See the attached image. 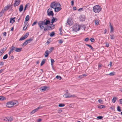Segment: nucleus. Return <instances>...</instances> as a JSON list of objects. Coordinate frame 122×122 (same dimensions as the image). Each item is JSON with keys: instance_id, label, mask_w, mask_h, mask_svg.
<instances>
[{"instance_id": "nucleus-43", "label": "nucleus", "mask_w": 122, "mask_h": 122, "mask_svg": "<svg viewBox=\"0 0 122 122\" xmlns=\"http://www.w3.org/2000/svg\"><path fill=\"white\" fill-rule=\"evenodd\" d=\"M54 62V61L53 59H51V65L53 66V63Z\"/></svg>"}, {"instance_id": "nucleus-13", "label": "nucleus", "mask_w": 122, "mask_h": 122, "mask_svg": "<svg viewBox=\"0 0 122 122\" xmlns=\"http://www.w3.org/2000/svg\"><path fill=\"white\" fill-rule=\"evenodd\" d=\"M20 1H15V3L14 4V5L15 7L18 5L20 3Z\"/></svg>"}, {"instance_id": "nucleus-14", "label": "nucleus", "mask_w": 122, "mask_h": 122, "mask_svg": "<svg viewBox=\"0 0 122 122\" xmlns=\"http://www.w3.org/2000/svg\"><path fill=\"white\" fill-rule=\"evenodd\" d=\"M15 17H14V18H10V23H12L13 24V23L15 22Z\"/></svg>"}, {"instance_id": "nucleus-20", "label": "nucleus", "mask_w": 122, "mask_h": 122, "mask_svg": "<svg viewBox=\"0 0 122 122\" xmlns=\"http://www.w3.org/2000/svg\"><path fill=\"white\" fill-rule=\"evenodd\" d=\"M9 8V6L8 5H7L5 7H4V9L2 10L4 12L5 11L7 10Z\"/></svg>"}, {"instance_id": "nucleus-27", "label": "nucleus", "mask_w": 122, "mask_h": 122, "mask_svg": "<svg viewBox=\"0 0 122 122\" xmlns=\"http://www.w3.org/2000/svg\"><path fill=\"white\" fill-rule=\"evenodd\" d=\"M44 30L45 31H46L48 30V25H46L45 27H44Z\"/></svg>"}, {"instance_id": "nucleus-45", "label": "nucleus", "mask_w": 122, "mask_h": 122, "mask_svg": "<svg viewBox=\"0 0 122 122\" xmlns=\"http://www.w3.org/2000/svg\"><path fill=\"white\" fill-rule=\"evenodd\" d=\"M18 104V102H14V105H15V106H17Z\"/></svg>"}, {"instance_id": "nucleus-36", "label": "nucleus", "mask_w": 122, "mask_h": 122, "mask_svg": "<svg viewBox=\"0 0 122 122\" xmlns=\"http://www.w3.org/2000/svg\"><path fill=\"white\" fill-rule=\"evenodd\" d=\"M65 105L64 104L61 103L59 104L58 106L60 107H62L64 106Z\"/></svg>"}, {"instance_id": "nucleus-62", "label": "nucleus", "mask_w": 122, "mask_h": 122, "mask_svg": "<svg viewBox=\"0 0 122 122\" xmlns=\"http://www.w3.org/2000/svg\"><path fill=\"white\" fill-rule=\"evenodd\" d=\"M71 5H74V1L73 0H72L71 2Z\"/></svg>"}, {"instance_id": "nucleus-16", "label": "nucleus", "mask_w": 122, "mask_h": 122, "mask_svg": "<svg viewBox=\"0 0 122 122\" xmlns=\"http://www.w3.org/2000/svg\"><path fill=\"white\" fill-rule=\"evenodd\" d=\"M67 23L69 25H71L72 23L71 20L69 19H68L67 20Z\"/></svg>"}, {"instance_id": "nucleus-57", "label": "nucleus", "mask_w": 122, "mask_h": 122, "mask_svg": "<svg viewBox=\"0 0 122 122\" xmlns=\"http://www.w3.org/2000/svg\"><path fill=\"white\" fill-rule=\"evenodd\" d=\"M102 65L101 64H99L98 65V69L99 70L100 69V67H101Z\"/></svg>"}, {"instance_id": "nucleus-35", "label": "nucleus", "mask_w": 122, "mask_h": 122, "mask_svg": "<svg viewBox=\"0 0 122 122\" xmlns=\"http://www.w3.org/2000/svg\"><path fill=\"white\" fill-rule=\"evenodd\" d=\"M117 111L119 112H121V111L120 107L119 106H117Z\"/></svg>"}, {"instance_id": "nucleus-60", "label": "nucleus", "mask_w": 122, "mask_h": 122, "mask_svg": "<svg viewBox=\"0 0 122 122\" xmlns=\"http://www.w3.org/2000/svg\"><path fill=\"white\" fill-rule=\"evenodd\" d=\"M4 65V63L3 62H0V65H1L2 66L3 65Z\"/></svg>"}, {"instance_id": "nucleus-56", "label": "nucleus", "mask_w": 122, "mask_h": 122, "mask_svg": "<svg viewBox=\"0 0 122 122\" xmlns=\"http://www.w3.org/2000/svg\"><path fill=\"white\" fill-rule=\"evenodd\" d=\"M89 38L88 37L86 38L85 39L84 41H85L87 42L89 40Z\"/></svg>"}, {"instance_id": "nucleus-18", "label": "nucleus", "mask_w": 122, "mask_h": 122, "mask_svg": "<svg viewBox=\"0 0 122 122\" xmlns=\"http://www.w3.org/2000/svg\"><path fill=\"white\" fill-rule=\"evenodd\" d=\"M22 49V48H16L15 49V51L16 52H20L21 51Z\"/></svg>"}, {"instance_id": "nucleus-7", "label": "nucleus", "mask_w": 122, "mask_h": 122, "mask_svg": "<svg viewBox=\"0 0 122 122\" xmlns=\"http://www.w3.org/2000/svg\"><path fill=\"white\" fill-rule=\"evenodd\" d=\"M40 89L41 91L43 92L48 90L49 89V88L47 86H45L41 87Z\"/></svg>"}, {"instance_id": "nucleus-22", "label": "nucleus", "mask_w": 122, "mask_h": 122, "mask_svg": "<svg viewBox=\"0 0 122 122\" xmlns=\"http://www.w3.org/2000/svg\"><path fill=\"white\" fill-rule=\"evenodd\" d=\"M117 97H113V98L112 99V102L113 103H115L116 100H117Z\"/></svg>"}, {"instance_id": "nucleus-37", "label": "nucleus", "mask_w": 122, "mask_h": 122, "mask_svg": "<svg viewBox=\"0 0 122 122\" xmlns=\"http://www.w3.org/2000/svg\"><path fill=\"white\" fill-rule=\"evenodd\" d=\"M8 57V55L7 54H6L3 57V59L4 60H5Z\"/></svg>"}, {"instance_id": "nucleus-41", "label": "nucleus", "mask_w": 122, "mask_h": 122, "mask_svg": "<svg viewBox=\"0 0 122 122\" xmlns=\"http://www.w3.org/2000/svg\"><path fill=\"white\" fill-rule=\"evenodd\" d=\"M4 12L2 10L0 12V17H1L3 15V14L4 13Z\"/></svg>"}, {"instance_id": "nucleus-12", "label": "nucleus", "mask_w": 122, "mask_h": 122, "mask_svg": "<svg viewBox=\"0 0 122 122\" xmlns=\"http://www.w3.org/2000/svg\"><path fill=\"white\" fill-rule=\"evenodd\" d=\"M48 19H45L43 21L45 25H47L48 24H50L51 23L50 21Z\"/></svg>"}, {"instance_id": "nucleus-8", "label": "nucleus", "mask_w": 122, "mask_h": 122, "mask_svg": "<svg viewBox=\"0 0 122 122\" xmlns=\"http://www.w3.org/2000/svg\"><path fill=\"white\" fill-rule=\"evenodd\" d=\"M81 26L78 25H76L74 26L73 27L74 30L75 31H76L79 30Z\"/></svg>"}, {"instance_id": "nucleus-2", "label": "nucleus", "mask_w": 122, "mask_h": 122, "mask_svg": "<svg viewBox=\"0 0 122 122\" xmlns=\"http://www.w3.org/2000/svg\"><path fill=\"white\" fill-rule=\"evenodd\" d=\"M60 4L58 2H57L56 1L54 2L51 3L50 5V7L54 9L56 8L59 4Z\"/></svg>"}, {"instance_id": "nucleus-30", "label": "nucleus", "mask_w": 122, "mask_h": 122, "mask_svg": "<svg viewBox=\"0 0 122 122\" xmlns=\"http://www.w3.org/2000/svg\"><path fill=\"white\" fill-rule=\"evenodd\" d=\"M28 43V42H27L26 40L24 42V43H23V44L22 46H25Z\"/></svg>"}, {"instance_id": "nucleus-15", "label": "nucleus", "mask_w": 122, "mask_h": 122, "mask_svg": "<svg viewBox=\"0 0 122 122\" xmlns=\"http://www.w3.org/2000/svg\"><path fill=\"white\" fill-rule=\"evenodd\" d=\"M50 51L47 50L45 52V57H47L48 56V55L49 54V52Z\"/></svg>"}, {"instance_id": "nucleus-61", "label": "nucleus", "mask_w": 122, "mask_h": 122, "mask_svg": "<svg viewBox=\"0 0 122 122\" xmlns=\"http://www.w3.org/2000/svg\"><path fill=\"white\" fill-rule=\"evenodd\" d=\"M119 101L120 104H122V99H120Z\"/></svg>"}, {"instance_id": "nucleus-59", "label": "nucleus", "mask_w": 122, "mask_h": 122, "mask_svg": "<svg viewBox=\"0 0 122 122\" xmlns=\"http://www.w3.org/2000/svg\"><path fill=\"white\" fill-rule=\"evenodd\" d=\"M25 26H24V27L23 28V30H25L27 29V27H25Z\"/></svg>"}, {"instance_id": "nucleus-51", "label": "nucleus", "mask_w": 122, "mask_h": 122, "mask_svg": "<svg viewBox=\"0 0 122 122\" xmlns=\"http://www.w3.org/2000/svg\"><path fill=\"white\" fill-rule=\"evenodd\" d=\"M95 24L96 25H98L99 24V21L97 20H96L95 21Z\"/></svg>"}, {"instance_id": "nucleus-28", "label": "nucleus", "mask_w": 122, "mask_h": 122, "mask_svg": "<svg viewBox=\"0 0 122 122\" xmlns=\"http://www.w3.org/2000/svg\"><path fill=\"white\" fill-rule=\"evenodd\" d=\"M29 18L30 17L29 15H27L25 17V20L26 21H28L29 20Z\"/></svg>"}, {"instance_id": "nucleus-50", "label": "nucleus", "mask_w": 122, "mask_h": 122, "mask_svg": "<svg viewBox=\"0 0 122 122\" xmlns=\"http://www.w3.org/2000/svg\"><path fill=\"white\" fill-rule=\"evenodd\" d=\"M37 23V21H35L32 24V26H33L34 25H35L36 24V23Z\"/></svg>"}, {"instance_id": "nucleus-46", "label": "nucleus", "mask_w": 122, "mask_h": 122, "mask_svg": "<svg viewBox=\"0 0 122 122\" xmlns=\"http://www.w3.org/2000/svg\"><path fill=\"white\" fill-rule=\"evenodd\" d=\"M90 41L92 42H93L95 41V39L93 38H91L90 39Z\"/></svg>"}, {"instance_id": "nucleus-21", "label": "nucleus", "mask_w": 122, "mask_h": 122, "mask_svg": "<svg viewBox=\"0 0 122 122\" xmlns=\"http://www.w3.org/2000/svg\"><path fill=\"white\" fill-rule=\"evenodd\" d=\"M110 32H113L114 31V28L113 26L112 25H111V24L110 23Z\"/></svg>"}, {"instance_id": "nucleus-58", "label": "nucleus", "mask_w": 122, "mask_h": 122, "mask_svg": "<svg viewBox=\"0 0 122 122\" xmlns=\"http://www.w3.org/2000/svg\"><path fill=\"white\" fill-rule=\"evenodd\" d=\"M4 52L0 51V57L3 54Z\"/></svg>"}, {"instance_id": "nucleus-4", "label": "nucleus", "mask_w": 122, "mask_h": 122, "mask_svg": "<svg viewBox=\"0 0 122 122\" xmlns=\"http://www.w3.org/2000/svg\"><path fill=\"white\" fill-rule=\"evenodd\" d=\"M66 93L64 95V96L65 97L69 98L71 97H74L75 96V95H71L68 93V90H66Z\"/></svg>"}, {"instance_id": "nucleus-5", "label": "nucleus", "mask_w": 122, "mask_h": 122, "mask_svg": "<svg viewBox=\"0 0 122 122\" xmlns=\"http://www.w3.org/2000/svg\"><path fill=\"white\" fill-rule=\"evenodd\" d=\"M48 15L49 16H53L54 15V14L53 11L51 9H48L47 11Z\"/></svg>"}, {"instance_id": "nucleus-44", "label": "nucleus", "mask_w": 122, "mask_h": 122, "mask_svg": "<svg viewBox=\"0 0 122 122\" xmlns=\"http://www.w3.org/2000/svg\"><path fill=\"white\" fill-rule=\"evenodd\" d=\"M58 42L59 44H62V43L63 41H62V40H59L58 41Z\"/></svg>"}, {"instance_id": "nucleus-11", "label": "nucleus", "mask_w": 122, "mask_h": 122, "mask_svg": "<svg viewBox=\"0 0 122 122\" xmlns=\"http://www.w3.org/2000/svg\"><path fill=\"white\" fill-rule=\"evenodd\" d=\"M41 107H38L37 108L35 109L34 110H32L30 114H32L34 113H35L36 112L38 111L39 109H41Z\"/></svg>"}, {"instance_id": "nucleus-39", "label": "nucleus", "mask_w": 122, "mask_h": 122, "mask_svg": "<svg viewBox=\"0 0 122 122\" xmlns=\"http://www.w3.org/2000/svg\"><path fill=\"white\" fill-rule=\"evenodd\" d=\"M29 33L28 32H27L24 35V36L25 37V38H26L29 36Z\"/></svg>"}, {"instance_id": "nucleus-29", "label": "nucleus", "mask_w": 122, "mask_h": 122, "mask_svg": "<svg viewBox=\"0 0 122 122\" xmlns=\"http://www.w3.org/2000/svg\"><path fill=\"white\" fill-rule=\"evenodd\" d=\"M6 98L5 97L0 96V100H5Z\"/></svg>"}, {"instance_id": "nucleus-49", "label": "nucleus", "mask_w": 122, "mask_h": 122, "mask_svg": "<svg viewBox=\"0 0 122 122\" xmlns=\"http://www.w3.org/2000/svg\"><path fill=\"white\" fill-rule=\"evenodd\" d=\"M103 117L102 116H99L97 117V118L99 119H101Z\"/></svg>"}, {"instance_id": "nucleus-31", "label": "nucleus", "mask_w": 122, "mask_h": 122, "mask_svg": "<svg viewBox=\"0 0 122 122\" xmlns=\"http://www.w3.org/2000/svg\"><path fill=\"white\" fill-rule=\"evenodd\" d=\"M55 33L53 31L50 34V36L51 37H52L55 35Z\"/></svg>"}, {"instance_id": "nucleus-17", "label": "nucleus", "mask_w": 122, "mask_h": 122, "mask_svg": "<svg viewBox=\"0 0 122 122\" xmlns=\"http://www.w3.org/2000/svg\"><path fill=\"white\" fill-rule=\"evenodd\" d=\"M23 9V5H20V8L19 9V11L20 12H21L22 11Z\"/></svg>"}, {"instance_id": "nucleus-54", "label": "nucleus", "mask_w": 122, "mask_h": 122, "mask_svg": "<svg viewBox=\"0 0 122 122\" xmlns=\"http://www.w3.org/2000/svg\"><path fill=\"white\" fill-rule=\"evenodd\" d=\"M50 42V39H48L47 41L46 42V43H47L48 44H49Z\"/></svg>"}, {"instance_id": "nucleus-1", "label": "nucleus", "mask_w": 122, "mask_h": 122, "mask_svg": "<svg viewBox=\"0 0 122 122\" xmlns=\"http://www.w3.org/2000/svg\"><path fill=\"white\" fill-rule=\"evenodd\" d=\"M102 8L98 5L94 6L93 10L94 11L95 13H99L101 11Z\"/></svg>"}, {"instance_id": "nucleus-6", "label": "nucleus", "mask_w": 122, "mask_h": 122, "mask_svg": "<svg viewBox=\"0 0 122 122\" xmlns=\"http://www.w3.org/2000/svg\"><path fill=\"white\" fill-rule=\"evenodd\" d=\"M14 102L11 101L7 103V106L8 107H11L14 105Z\"/></svg>"}, {"instance_id": "nucleus-63", "label": "nucleus", "mask_w": 122, "mask_h": 122, "mask_svg": "<svg viewBox=\"0 0 122 122\" xmlns=\"http://www.w3.org/2000/svg\"><path fill=\"white\" fill-rule=\"evenodd\" d=\"M41 121V119H39L37 120V122H40Z\"/></svg>"}, {"instance_id": "nucleus-55", "label": "nucleus", "mask_w": 122, "mask_h": 122, "mask_svg": "<svg viewBox=\"0 0 122 122\" xmlns=\"http://www.w3.org/2000/svg\"><path fill=\"white\" fill-rule=\"evenodd\" d=\"M53 49L54 48L52 47L50 48V49H49V50L51 52L52 51Z\"/></svg>"}, {"instance_id": "nucleus-34", "label": "nucleus", "mask_w": 122, "mask_h": 122, "mask_svg": "<svg viewBox=\"0 0 122 122\" xmlns=\"http://www.w3.org/2000/svg\"><path fill=\"white\" fill-rule=\"evenodd\" d=\"M25 37L24 36H23L21 37L19 39V41H22L25 40Z\"/></svg>"}, {"instance_id": "nucleus-42", "label": "nucleus", "mask_w": 122, "mask_h": 122, "mask_svg": "<svg viewBox=\"0 0 122 122\" xmlns=\"http://www.w3.org/2000/svg\"><path fill=\"white\" fill-rule=\"evenodd\" d=\"M33 40V39L30 38L29 39L27 40L26 41H27V42H28V43H29L31 41Z\"/></svg>"}, {"instance_id": "nucleus-40", "label": "nucleus", "mask_w": 122, "mask_h": 122, "mask_svg": "<svg viewBox=\"0 0 122 122\" xmlns=\"http://www.w3.org/2000/svg\"><path fill=\"white\" fill-rule=\"evenodd\" d=\"M11 47L12 48L10 50L12 51H13L15 49V46L13 45Z\"/></svg>"}, {"instance_id": "nucleus-3", "label": "nucleus", "mask_w": 122, "mask_h": 122, "mask_svg": "<svg viewBox=\"0 0 122 122\" xmlns=\"http://www.w3.org/2000/svg\"><path fill=\"white\" fill-rule=\"evenodd\" d=\"M38 24L41 30H42L44 28V26L45 25L44 24V22L42 21H39L38 22Z\"/></svg>"}, {"instance_id": "nucleus-25", "label": "nucleus", "mask_w": 122, "mask_h": 122, "mask_svg": "<svg viewBox=\"0 0 122 122\" xmlns=\"http://www.w3.org/2000/svg\"><path fill=\"white\" fill-rule=\"evenodd\" d=\"M86 45L89 47L92 50H94L93 48L91 45L87 44H86Z\"/></svg>"}, {"instance_id": "nucleus-64", "label": "nucleus", "mask_w": 122, "mask_h": 122, "mask_svg": "<svg viewBox=\"0 0 122 122\" xmlns=\"http://www.w3.org/2000/svg\"><path fill=\"white\" fill-rule=\"evenodd\" d=\"M6 32H5L4 33H3V35L5 36H6Z\"/></svg>"}, {"instance_id": "nucleus-26", "label": "nucleus", "mask_w": 122, "mask_h": 122, "mask_svg": "<svg viewBox=\"0 0 122 122\" xmlns=\"http://www.w3.org/2000/svg\"><path fill=\"white\" fill-rule=\"evenodd\" d=\"M105 107V106L102 105H100L98 106V107L100 108H102Z\"/></svg>"}, {"instance_id": "nucleus-53", "label": "nucleus", "mask_w": 122, "mask_h": 122, "mask_svg": "<svg viewBox=\"0 0 122 122\" xmlns=\"http://www.w3.org/2000/svg\"><path fill=\"white\" fill-rule=\"evenodd\" d=\"M28 5H27V4H26V5L24 7V11H25V10H26V8H27V7Z\"/></svg>"}, {"instance_id": "nucleus-52", "label": "nucleus", "mask_w": 122, "mask_h": 122, "mask_svg": "<svg viewBox=\"0 0 122 122\" xmlns=\"http://www.w3.org/2000/svg\"><path fill=\"white\" fill-rule=\"evenodd\" d=\"M82 75L79 76H78V78L80 79L82 78H83Z\"/></svg>"}, {"instance_id": "nucleus-10", "label": "nucleus", "mask_w": 122, "mask_h": 122, "mask_svg": "<svg viewBox=\"0 0 122 122\" xmlns=\"http://www.w3.org/2000/svg\"><path fill=\"white\" fill-rule=\"evenodd\" d=\"M61 5L59 4L57 6L55 9V12H58L60 11L61 9V8L60 7Z\"/></svg>"}, {"instance_id": "nucleus-33", "label": "nucleus", "mask_w": 122, "mask_h": 122, "mask_svg": "<svg viewBox=\"0 0 122 122\" xmlns=\"http://www.w3.org/2000/svg\"><path fill=\"white\" fill-rule=\"evenodd\" d=\"M115 73L113 72H112L111 73H110L109 75H110L111 76H113L115 75ZM107 75H108V74H107Z\"/></svg>"}, {"instance_id": "nucleus-47", "label": "nucleus", "mask_w": 122, "mask_h": 122, "mask_svg": "<svg viewBox=\"0 0 122 122\" xmlns=\"http://www.w3.org/2000/svg\"><path fill=\"white\" fill-rule=\"evenodd\" d=\"M98 102L101 104H102L103 102V101L101 99H99L98 101Z\"/></svg>"}, {"instance_id": "nucleus-23", "label": "nucleus", "mask_w": 122, "mask_h": 122, "mask_svg": "<svg viewBox=\"0 0 122 122\" xmlns=\"http://www.w3.org/2000/svg\"><path fill=\"white\" fill-rule=\"evenodd\" d=\"M57 19L55 18H53L52 20L51 23L53 24L55 22H56L57 21Z\"/></svg>"}, {"instance_id": "nucleus-9", "label": "nucleus", "mask_w": 122, "mask_h": 122, "mask_svg": "<svg viewBox=\"0 0 122 122\" xmlns=\"http://www.w3.org/2000/svg\"><path fill=\"white\" fill-rule=\"evenodd\" d=\"M4 119V120L6 121H8L9 122H11L13 120V118L12 117H5Z\"/></svg>"}, {"instance_id": "nucleus-24", "label": "nucleus", "mask_w": 122, "mask_h": 122, "mask_svg": "<svg viewBox=\"0 0 122 122\" xmlns=\"http://www.w3.org/2000/svg\"><path fill=\"white\" fill-rule=\"evenodd\" d=\"M46 61V59H43L41 61V66H42L45 63Z\"/></svg>"}, {"instance_id": "nucleus-19", "label": "nucleus", "mask_w": 122, "mask_h": 122, "mask_svg": "<svg viewBox=\"0 0 122 122\" xmlns=\"http://www.w3.org/2000/svg\"><path fill=\"white\" fill-rule=\"evenodd\" d=\"M54 26L55 25H53V26H50L48 25V30H51L52 29H54Z\"/></svg>"}, {"instance_id": "nucleus-48", "label": "nucleus", "mask_w": 122, "mask_h": 122, "mask_svg": "<svg viewBox=\"0 0 122 122\" xmlns=\"http://www.w3.org/2000/svg\"><path fill=\"white\" fill-rule=\"evenodd\" d=\"M7 49V48L6 47H5V48H3L2 49L1 51H6Z\"/></svg>"}, {"instance_id": "nucleus-32", "label": "nucleus", "mask_w": 122, "mask_h": 122, "mask_svg": "<svg viewBox=\"0 0 122 122\" xmlns=\"http://www.w3.org/2000/svg\"><path fill=\"white\" fill-rule=\"evenodd\" d=\"M56 77V78L59 80H61L62 79L61 77L60 76H57Z\"/></svg>"}, {"instance_id": "nucleus-38", "label": "nucleus", "mask_w": 122, "mask_h": 122, "mask_svg": "<svg viewBox=\"0 0 122 122\" xmlns=\"http://www.w3.org/2000/svg\"><path fill=\"white\" fill-rule=\"evenodd\" d=\"M110 38L112 40L113 39L115 38V36L114 35L112 34V35H110Z\"/></svg>"}]
</instances>
